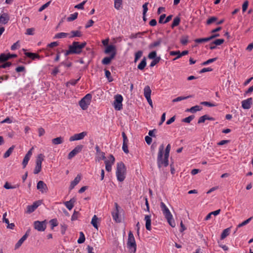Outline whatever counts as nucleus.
<instances>
[{
    "label": "nucleus",
    "instance_id": "nucleus-1",
    "mask_svg": "<svg viewBox=\"0 0 253 253\" xmlns=\"http://www.w3.org/2000/svg\"><path fill=\"white\" fill-rule=\"evenodd\" d=\"M171 146L169 144L164 151V146L162 144L159 147L157 157V164L159 168L164 166L167 167L169 165V157L170 151Z\"/></svg>",
    "mask_w": 253,
    "mask_h": 253
},
{
    "label": "nucleus",
    "instance_id": "nucleus-2",
    "mask_svg": "<svg viewBox=\"0 0 253 253\" xmlns=\"http://www.w3.org/2000/svg\"><path fill=\"white\" fill-rule=\"evenodd\" d=\"M160 207L164 215L165 218L167 219L169 224L171 227H174L175 226V223L174 221L173 220L172 215L171 214L169 209L163 202L161 203Z\"/></svg>",
    "mask_w": 253,
    "mask_h": 253
},
{
    "label": "nucleus",
    "instance_id": "nucleus-3",
    "mask_svg": "<svg viewBox=\"0 0 253 253\" xmlns=\"http://www.w3.org/2000/svg\"><path fill=\"white\" fill-rule=\"evenodd\" d=\"M116 174L118 181L122 182L125 180L126 175V168L123 162L117 164Z\"/></svg>",
    "mask_w": 253,
    "mask_h": 253
},
{
    "label": "nucleus",
    "instance_id": "nucleus-4",
    "mask_svg": "<svg viewBox=\"0 0 253 253\" xmlns=\"http://www.w3.org/2000/svg\"><path fill=\"white\" fill-rule=\"evenodd\" d=\"M127 248L130 253H135L136 251V244L134 237L131 231H129L127 241Z\"/></svg>",
    "mask_w": 253,
    "mask_h": 253
},
{
    "label": "nucleus",
    "instance_id": "nucleus-5",
    "mask_svg": "<svg viewBox=\"0 0 253 253\" xmlns=\"http://www.w3.org/2000/svg\"><path fill=\"white\" fill-rule=\"evenodd\" d=\"M92 98V95L90 93L86 94L79 102V105L81 108L85 110L88 107Z\"/></svg>",
    "mask_w": 253,
    "mask_h": 253
},
{
    "label": "nucleus",
    "instance_id": "nucleus-6",
    "mask_svg": "<svg viewBox=\"0 0 253 253\" xmlns=\"http://www.w3.org/2000/svg\"><path fill=\"white\" fill-rule=\"evenodd\" d=\"M86 42H83L80 43L78 42H74L72 44L70 45L74 54H80L81 53L83 48L86 45Z\"/></svg>",
    "mask_w": 253,
    "mask_h": 253
},
{
    "label": "nucleus",
    "instance_id": "nucleus-7",
    "mask_svg": "<svg viewBox=\"0 0 253 253\" xmlns=\"http://www.w3.org/2000/svg\"><path fill=\"white\" fill-rule=\"evenodd\" d=\"M44 156L43 154H40L38 155L36 159V166L34 170V174L39 173L42 169V164L44 160Z\"/></svg>",
    "mask_w": 253,
    "mask_h": 253
},
{
    "label": "nucleus",
    "instance_id": "nucleus-8",
    "mask_svg": "<svg viewBox=\"0 0 253 253\" xmlns=\"http://www.w3.org/2000/svg\"><path fill=\"white\" fill-rule=\"evenodd\" d=\"M123 100V96L121 95L117 94L115 96V100L113 106L115 110H121L123 108L122 101Z\"/></svg>",
    "mask_w": 253,
    "mask_h": 253
},
{
    "label": "nucleus",
    "instance_id": "nucleus-9",
    "mask_svg": "<svg viewBox=\"0 0 253 253\" xmlns=\"http://www.w3.org/2000/svg\"><path fill=\"white\" fill-rule=\"evenodd\" d=\"M115 158L112 155H110L108 157V160H105L106 170L110 172L112 170V166L115 163Z\"/></svg>",
    "mask_w": 253,
    "mask_h": 253
},
{
    "label": "nucleus",
    "instance_id": "nucleus-10",
    "mask_svg": "<svg viewBox=\"0 0 253 253\" xmlns=\"http://www.w3.org/2000/svg\"><path fill=\"white\" fill-rule=\"evenodd\" d=\"M84 146L82 145H79L75 147V148L72 150L68 155V159L70 160L75 157L77 154L81 152Z\"/></svg>",
    "mask_w": 253,
    "mask_h": 253
},
{
    "label": "nucleus",
    "instance_id": "nucleus-11",
    "mask_svg": "<svg viewBox=\"0 0 253 253\" xmlns=\"http://www.w3.org/2000/svg\"><path fill=\"white\" fill-rule=\"evenodd\" d=\"M87 132L83 131L80 133L75 134L69 138V141L72 142L83 139L87 135Z\"/></svg>",
    "mask_w": 253,
    "mask_h": 253
},
{
    "label": "nucleus",
    "instance_id": "nucleus-12",
    "mask_svg": "<svg viewBox=\"0 0 253 253\" xmlns=\"http://www.w3.org/2000/svg\"><path fill=\"white\" fill-rule=\"evenodd\" d=\"M34 228L39 231H43L46 228L44 221H36L34 223Z\"/></svg>",
    "mask_w": 253,
    "mask_h": 253
},
{
    "label": "nucleus",
    "instance_id": "nucleus-13",
    "mask_svg": "<svg viewBox=\"0 0 253 253\" xmlns=\"http://www.w3.org/2000/svg\"><path fill=\"white\" fill-rule=\"evenodd\" d=\"M115 209L112 212L113 219L117 223L121 222V219L119 216V206L117 203L115 204Z\"/></svg>",
    "mask_w": 253,
    "mask_h": 253
},
{
    "label": "nucleus",
    "instance_id": "nucleus-14",
    "mask_svg": "<svg viewBox=\"0 0 253 253\" xmlns=\"http://www.w3.org/2000/svg\"><path fill=\"white\" fill-rule=\"evenodd\" d=\"M188 53V50H184L182 51L181 52H180V51H171L169 52L170 55L171 56H175V55H177V56H176L175 58L173 59V60H175L180 57H181L183 56L186 55Z\"/></svg>",
    "mask_w": 253,
    "mask_h": 253
},
{
    "label": "nucleus",
    "instance_id": "nucleus-15",
    "mask_svg": "<svg viewBox=\"0 0 253 253\" xmlns=\"http://www.w3.org/2000/svg\"><path fill=\"white\" fill-rule=\"evenodd\" d=\"M122 134L123 138V144L122 149L125 153L127 154L128 153V149L127 147V143L128 142V140L124 132H123Z\"/></svg>",
    "mask_w": 253,
    "mask_h": 253
},
{
    "label": "nucleus",
    "instance_id": "nucleus-16",
    "mask_svg": "<svg viewBox=\"0 0 253 253\" xmlns=\"http://www.w3.org/2000/svg\"><path fill=\"white\" fill-rule=\"evenodd\" d=\"M33 150V147H32L30 150H29V151L27 152V153L25 156L23 161L22 162V165H23V168H25L26 167V166L27 165L28 162L32 155Z\"/></svg>",
    "mask_w": 253,
    "mask_h": 253
},
{
    "label": "nucleus",
    "instance_id": "nucleus-17",
    "mask_svg": "<svg viewBox=\"0 0 253 253\" xmlns=\"http://www.w3.org/2000/svg\"><path fill=\"white\" fill-rule=\"evenodd\" d=\"M37 189L42 193H46L47 191V187L45 183L42 181H39L37 183Z\"/></svg>",
    "mask_w": 253,
    "mask_h": 253
},
{
    "label": "nucleus",
    "instance_id": "nucleus-18",
    "mask_svg": "<svg viewBox=\"0 0 253 253\" xmlns=\"http://www.w3.org/2000/svg\"><path fill=\"white\" fill-rule=\"evenodd\" d=\"M253 104L252 98H249L242 101V107L244 109H249Z\"/></svg>",
    "mask_w": 253,
    "mask_h": 253
},
{
    "label": "nucleus",
    "instance_id": "nucleus-19",
    "mask_svg": "<svg viewBox=\"0 0 253 253\" xmlns=\"http://www.w3.org/2000/svg\"><path fill=\"white\" fill-rule=\"evenodd\" d=\"M9 20V16L7 13L0 14V24H6Z\"/></svg>",
    "mask_w": 253,
    "mask_h": 253
},
{
    "label": "nucleus",
    "instance_id": "nucleus-20",
    "mask_svg": "<svg viewBox=\"0 0 253 253\" xmlns=\"http://www.w3.org/2000/svg\"><path fill=\"white\" fill-rule=\"evenodd\" d=\"M144 220L146 222L145 226L147 230H151V215H145Z\"/></svg>",
    "mask_w": 253,
    "mask_h": 253
},
{
    "label": "nucleus",
    "instance_id": "nucleus-21",
    "mask_svg": "<svg viewBox=\"0 0 253 253\" xmlns=\"http://www.w3.org/2000/svg\"><path fill=\"white\" fill-rule=\"evenodd\" d=\"M116 53H112L109 57H106L102 60V63L104 65H108L111 60L115 57Z\"/></svg>",
    "mask_w": 253,
    "mask_h": 253
},
{
    "label": "nucleus",
    "instance_id": "nucleus-22",
    "mask_svg": "<svg viewBox=\"0 0 253 253\" xmlns=\"http://www.w3.org/2000/svg\"><path fill=\"white\" fill-rule=\"evenodd\" d=\"M76 202L75 198H72L69 201H66L64 203V205L69 210H71L74 206V203Z\"/></svg>",
    "mask_w": 253,
    "mask_h": 253
},
{
    "label": "nucleus",
    "instance_id": "nucleus-23",
    "mask_svg": "<svg viewBox=\"0 0 253 253\" xmlns=\"http://www.w3.org/2000/svg\"><path fill=\"white\" fill-rule=\"evenodd\" d=\"M40 205L37 202L33 203L32 205L28 206L27 208V213H32L35 211V210L39 207Z\"/></svg>",
    "mask_w": 253,
    "mask_h": 253
},
{
    "label": "nucleus",
    "instance_id": "nucleus-24",
    "mask_svg": "<svg viewBox=\"0 0 253 253\" xmlns=\"http://www.w3.org/2000/svg\"><path fill=\"white\" fill-rule=\"evenodd\" d=\"M81 179V177L80 175H77V176L75 178L74 180L71 182L70 186V190L73 189L75 186H76L80 181Z\"/></svg>",
    "mask_w": 253,
    "mask_h": 253
},
{
    "label": "nucleus",
    "instance_id": "nucleus-25",
    "mask_svg": "<svg viewBox=\"0 0 253 253\" xmlns=\"http://www.w3.org/2000/svg\"><path fill=\"white\" fill-rule=\"evenodd\" d=\"M27 237H28V234H27V232H26V234L24 235H23L22 237V238L15 244V249H18L21 246V245L23 244V243L27 239Z\"/></svg>",
    "mask_w": 253,
    "mask_h": 253
},
{
    "label": "nucleus",
    "instance_id": "nucleus-26",
    "mask_svg": "<svg viewBox=\"0 0 253 253\" xmlns=\"http://www.w3.org/2000/svg\"><path fill=\"white\" fill-rule=\"evenodd\" d=\"M215 119L213 117H209L207 115H205L199 119L198 121V124L204 123L206 120L214 121Z\"/></svg>",
    "mask_w": 253,
    "mask_h": 253
},
{
    "label": "nucleus",
    "instance_id": "nucleus-27",
    "mask_svg": "<svg viewBox=\"0 0 253 253\" xmlns=\"http://www.w3.org/2000/svg\"><path fill=\"white\" fill-rule=\"evenodd\" d=\"M162 42V40L161 39H158L157 41H155L154 42L151 43L148 47L149 49H153L156 47L159 46Z\"/></svg>",
    "mask_w": 253,
    "mask_h": 253
},
{
    "label": "nucleus",
    "instance_id": "nucleus-28",
    "mask_svg": "<svg viewBox=\"0 0 253 253\" xmlns=\"http://www.w3.org/2000/svg\"><path fill=\"white\" fill-rule=\"evenodd\" d=\"M105 53L106 54H109L110 53H116V47L114 45H107L105 50Z\"/></svg>",
    "mask_w": 253,
    "mask_h": 253
},
{
    "label": "nucleus",
    "instance_id": "nucleus-29",
    "mask_svg": "<svg viewBox=\"0 0 253 253\" xmlns=\"http://www.w3.org/2000/svg\"><path fill=\"white\" fill-rule=\"evenodd\" d=\"M231 227L226 228L224 230H223V231H222V232L221 234V236H220L221 240H223L224 239H225L226 237H227L229 235L230 231H231Z\"/></svg>",
    "mask_w": 253,
    "mask_h": 253
},
{
    "label": "nucleus",
    "instance_id": "nucleus-30",
    "mask_svg": "<svg viewBox=\"0 0 253 253\" xmlns=\"http://www.w3.org/2000/svg\"><path fill=\"white\" fill-rule=\"evenodd\" d=\"M202 109V107L199 106V105H196L193 107H192L190 109H187L186 111L190 112L192 113H194L197 111H201Z\"/></svg>",
    "mask_w": 253,
    "mask_h": 253
},
{
    "label": "nucleus",
    "instance_id": "nucleus-31",
    "mask_svg": "<svg viewBox=\"0 0 253 253\" xmlns=\"http://www.w3.org/2000/svg\"><path fill=\"white\" fill-rule=\"evenodd\" d=\"M151 89L149 85H146L144 88V95L146 98L151 97Z\"/></svg>",
    "mask_w": 253,
    "mask_h": 253
},
{
    "label": "nucleus",
    "instance_id": "nucleus-32",
    "mask_svg": "<svg viewBox=\"0 0 253 253\" xmlns=\"http://www.w3.org/2000/svg\"><path fill=\"white\" fill-rule=\"evenodd\" d=\"M82 33L80 31H72L70 34V35L69 36V38H72L76 37H80L82 36Z\"/></svg>",
    "mask_w": 253,
    "mask_h": 253
},
{
    "label": "nucleus",
    "instance_id": "nucleus-33",
    "mask_svg": "<svg viewBox=\"0 0 253 253\" xmlns=\"http://www.w3.org/2000/svg\"><path fill=\"white\" fill-rule=\"evenodd\" d=\"M64 141V138L62 137H58L52 139V143L54 145H58L61 144Z\"/></svg>",
    "mask_w": 253,
    "mask_h": 253
},
{
    "label": "nucleus",
    "instance_id": "nucleus-34",
    "mask_svg": "<svg viewBox=\"0 0 253 253\" xmlns=\"http://www.w3.org/2000/svg\"><path fill=\"white\" fill-rule=\"evenodd\" d=\"M25 54L27 57L31 58L32 60L40 58L39 55L37 53L27 52L25 53Z\"/></svg>",
    "mask_w": 253,
    "mask_h": 253
},
{
    "label": "nucleus",
    "instance_id": "nucleus-35",
    "mask_svg": "<svg viewBox=\"0 0 253 253\" xmlns=\"http://www.w3.org/2000/svg\"><path fill=\"white\" fill-rule=\"evenodd\" d=\"M70 35V34L67 33H64V32H61L56 34L54 38V39H62V38H65L67 37L68 36Z\"/></svg>",
    "mask_w": 253,
    "mask_h": 253
},
{
    "label": "nucleus",
    "instance_id": "nucleus-36",
    "mask_svg": "<svg viewBox=\"0 0 253 253\" xmlns=\"http://www.w3.org/2000/svg\"><path fill=\"white\" fill-rule=\"evenodd\" d=\"M146 59L145 57H144L141 60V62L138 64L137 68L139 70H143L146 66Z\"/></svg>",
    "mask_w": 253,
    "mask_h": 253
},
{
    "label": "nucleus",
    "instance_id": "nucleus-37",
    "mask_svg": "<svg viewBox=\"0 0 253 253\" xmlns=\"http://www.w3.org/2000/svg\"><path fill=\"white\" fill-rule=\"evenodd\" d=\"M180 22V18L178 16L175 17L173 20V22L171 25V28L173 29L175 27L179 25V23Z\"/></svg>",
    "mask_w": 253,
    "mask_h": 253
},
{
    "label": "nucleus",
    "instance_id": "nucleus-38",
    "mask_svg": "<svg viewBox=\"0 0 253 253\" xmlns=\"http://www.w3.org/2000/svg\"><path fill=\"white\" fill-rule=\"evenodd\" d=\"M14 148V146H12L10 147L4 154L3 158H8L12 153L13 149Z\"/></svg>",
    "mask_w": 253,
    "mask_h": 253
},
{
    "label": "nucleus",
    "instance_id": "nucleus-39",
    "mask_svg": "<svg viewBox=\"0 0 253 253\" xmlns=\"http://www.w3.org/2000/svg\"><path fill=\"white\" fill-rule=\"evenodd\" d=\"M97 220H98V217L96 215H94L91 221V224L93 225V226L96 228V229H98V225H97Z\"/></svg>",
    "mask_w": 253,
    "mask_h": 253
},
{
    "label": "nucleus",
    "instance_id": "nucleus-40",
    "mask_svg": "<svg viewBox=\"0 0 253 253\" xmlns=\"http://www.w3.org/2000/svg\"><path fill=\"white\" fill-rule=\"evenodd\" d=\"M78 15V13L77 12H75L73 14H71L70 15L69 17H67V21L69 22L72 21L77 18Z\"/></svg>",
    "mask_w": 253,
    "mask_h": 253
},
{
    "label": "nucleus",
    "instance_id": "nucleus-41",
    "mask_svg": "<svg viewBox=\"0 0 253 253\" xmlns=\"http://www.w3.org/2000/svg\"><path fill=\"white\" fill-rule=\"evenodd\" d=\"M85 238L83 232H80V237L78 239L77 242L79 244H82L84 242Z\"/></svg>",
    "mask_w": 253,
    "mask_h": 253
},
{
    "label": "nucleus",
    "instance_id": "nucleus-42",
    "mask_svg": "<svg viewBox=\"0 0 253 253\" xmlns=\"http://www.w3.org/2000/svg\"><path fill=\"white\" fill-rule=\"evenodd\" d=\"M252 218L253 217H251L247 219V220L243 221L242 223L239 224L237 226V229H238L239 228H240L243 226L248 224L251 221Z\"/></svg>",
    "mask_w": 253,
    "mask_h": 253
},
{
    "label": "nucleus",
    "instance_id": "nucleus-43",
    "mask_svg": "<svg viewBox=\"0 0 253 253\" xmlns=\"http://www.w3.org/2000/svg\"><path fill=\"white\" fill-rule=\"evenodd\" d=\"M122 0H114V7L116 9L119 10L122 4Z\"/></svg>",
    "mask_w": 253,
    "mask_h": 253
},
{
    "label": "nucleus",
    "instance_id": "nucleus-44",
    "mask_svg": "<svg viewBox=\"0 0 253 253\" xmlns=\"http://www.w3.org/2000/svg\"><path fill=\"white\" fill-rule=\"evenodd\" d=\"M105 75L106 78H107L109 82H111L113 81V79L111 76V72L109 70L106 69L105 70Z\"/></svg>",
    "mask_w": 253,
    "mask_h": 253
},
{
    "label": "nucleus",
    "instance_id": "nucleus-45",
    "mask_svg": "<svg viewBox=\"0 0 253 253\" xmlns=\"http://www.w3.org/2000/svg\"><path fill=\"white\" fill-rule=\"evenodd\" d=\"M81 77H79L78 79L77 80H75V79H72V80H71L70 81H69V82H67L66 83V86L67 87H68L69 86V85H75L77 84V83H78V82L80 80Z\"/></svg>",
    "mask_w": 253,
    "mask_h": 253
},
{
    "label": "nucleus",
    "instance_id": "nucleus-46",
    "mask_svg": "<svg viewBox=\"0 0 253 253\" xmlns=\"http://www.w3.org/2000/svg\"><path fill=\"white\" fill-rule=\"evenodd\" d=\"M210 38L209 37L205 38H200V39H197L195 40V42L196 43H202L205 42H207L210 41Z\"/></svg>",
    "mask_w": 253,
    "mask_h": 253
},
{
    "label": "nucleus",
    "instance_id": "nucleus-47",
    "mask_svg": "<svg viewBox=\"0 0 253 253\" xmlns=\"http://www.w3.org/2000/svg\"><path fill=\"white\" fill-rule=\"evenodd\" d=\"M191 96L189 95V96H179L175 99H173L172 100V102H179V101H182V100H183L184 99H186L187 98H189L191 97Z\"/></svg>",
    "mask_w": 253,
    "mask_h": 253
},
{
    "label": "nucleus",
    "instance_id": "nucleus-48",
    "mask_svg": "<svg viewBox=\"0 0 253 253\" xmlns=\"http://www.w3.org/2000/svg\"><path fill=\"white\" fill-rule=\"evenodd\" d=\"M96 160L99 161L101 160H105L106 157L105 156V153L101 152L99 154H96Z\"/></svg>",
    "mask_w": 253,
    "mask_h": 253
},
{
    "label": "nucleus",
    "instance_id": "nucleus-49",
    "mask_svg": "<svg viewBox=\"0 0 253 253\" xmlns=\"http://www.w3.org/2000/svg\"><path fill=\"white\" fill-rule=\"evenodd\" d=\"M142 51L141 50H139L135 53V58L134 62L136 63L138 60L142 56Z\"/></svg>",
    "mask_w": 253,
    "mask_h": 253
},
{
    "label": "nucleus",
    "instance_id": "nucleus-50",
    "mask_svg": "<svg viewBox=\"0 0 253 253\" xmlns=\"http://www.w3.org/2000/svg\"><path fill=\"white\" fill-rule=\"evenodd\" d=\"M86 1H87L86 0H84L81 3L78 4L76 5L75 6V8H77V9H84V5L86 2Z\"/></svg>",
    "mask_w": 253,
    "mask_h": 253
},
{
    "label": "nucleus",
    "instance_id": "nucleus-51",
    "mask_svg": "<svg viewBox=\"0 0 253 253\" xmlns=\"http://www.w3.org/2000/svg\"><path fill=\"white\" fill-rule=\"evenodd\" d=\"M49 223L51 226V229H53L54 227H56L58 225V221L57 219L54 218L50 220Z\"/></svg>",
    "mask_w": 253,
    "mask_h": 253
},
{
    "label": "nucleus",
    "instance_id": "nucleus-52",
    "mask_svg": "<svg viewBox=\"0 0 253 253\" xmlns=\"http://www.w3.org/2000/svg\"><path fill=\"white\" fill-rule=\"evenodd\" d=\"M188 42V37L187 36H183L180 40V42L183 45H186Z\"/></svg>",
    "mask_w": 253,
    "mask_h": 253
},
{
    "label": "nucleus",
    "instance_id": "nucleus-53",
    "mask_svg": "<svg viewBox=\"0 0 253 253\" xmlns=\"http://www.w3.org/2000/svg\"><path fill=\"white\" fill-rule=\"evenodd\" d=\"M148 58L150 59H155L158 57L157 56V52L155 51L150 52L148 56Z\"/></svg>",
    "mask_w": 253,
    "mask_h": 253
},
{
    "label": "nucleus",
    "instance_id": "nucleus-54",
    "mask_svg": "<svg viewBox=\"0 0 253 253\" xmlns=\"http://www.w3.org/2000/svg\"><path fill=\"white\" fill-rule=\"evenodd\" d=\"M8 60L7 54L2 53L0 55V62H2Z\"/></svg>",
    "mask_w": 253,
    "mask_h": 253
},
{
    "label": "nucleus",
    "instance_id": "nucleus-55",
    "mask_svg": "<svg viewBox=\"0 0 253 253\" xmlns=\"http://www.w3.org/2000/svg\"><path fill=\"white\" fill-rule=\"evenodd\" d=\"M194 118V116L191 115L182 120V122L186 123H190Z\"/></svg>",
    "mask_w": 253,
    "mask_h": 253
},
{
    "label": "nucleus",
    "instance_id": "nucleus-56",
    "mask_svg": "<svg viewBox=\"0 0 253 253\" xmlns=\"http://www.w3.org/2000/svg\"><path fill=\"white\" fill-rule=\"evenodd\" d=\"M20 45L19 42L17 41L11 45V49L12 50H15L16 49H18L20 47Z\"/></svg>",
    "mask_w": 253,
    "mask_h": 253
},
{
    "label": "nucleus",
    "instance_id": "nucleus-57",
    "mask_svg": "<svg viewBox=\"0 0 253 253\" xmlns=\"http://www.w3.org/2000/svg\"><path fill=\"white\" fill-rule=\"evenodd\" d=\"M224 42V40L223 39H216L213 42V43L215 45H219L222 44Z\"/></svg>",
    "mask_w": 253,
    "mask_h": 253
},
{
    "label": "nucleus",
    "instance_id": "nucleus-58",
    "mask_svg": "<svg viewBox=\"0 0 253 253\" xmlns=\"http://www.w3.org/2000/svg\"><path fill=\"white\" fill-rule=\"evenodd\" d=\"M217 18L215 17H211L210 18H209L207 21V24L208 25H210L213 22H215L217 20Z\"/></svg>",
    "mask_w": 253,
    "mask_h": 253
},
{
    "label": "nucleus",
    "instance_id": "nucleus-59",
    "mask_svg": "<svg viewBox=\"0 0 253 253\" xmlns=\"http://www.w3.org/2000/svg\"><path fill=\"white\" fill-rule=\"evenodd\" d=\"M201 104L209 107H214L216 106V104L208 101L201 102Z\"/></svg>",
    "mask_w": 253,
    "mask_h": 253
},
{
    "label": "nucleus",
    "instance_id": "nucleus-60",
    "mask_svg": "<svg viewBox=\"0 0 253 253\" xmlns=\"http://www.w3.org/2000/svg\"><path fill=\"white\" fill-rule=\"evenodd\" d=\"M161 59L160 57H157V58L153 59V61L151 62L150 66L152 67L156 65L159 62Z\"/></svg>",
    "mask_w": 253,
    "mask_h": 253
},
{
    "label": "nucleus",
    "instance_id": "nucleus-61",
    "mask_svg": "<svg viewBox=\"0 0 253 253\" xmlns=\"http://www.w3.org/2000/svg\"><path fill=\"white\" fill-rule=\"evenodd\" d=\"M248 5H249V1L248 0H245L242 5L243 12H245L247 10Z\"/></svg>",
    "mask_w": 253,
    "mask_h": 253
},
{
    "label": "nucleus",
    "instance_id": "nucleus-62",
    "mask_svg": "<svg viewBox=\"0 0 253 253\" xmlns=\"http://www.w3.org/2000/svg\"><path fill=\"white\" fill-rule=\"evenodd\" d=\"M216 60V58L210 59L207 60L206 61L204 62L202 64V65H208L209 64H211V63L214 62Z\"/></svg>",
    "mask_w": 253,
    "mask_h": 253
},
{
    "label": "nucleus",
    "instance_id": "nucleus-63",
    "mask_svg": "<svg viewBox=\"0 0 253 253\" xmlns=\"http://www.w3.org/2000/svg\"><path fill=\"white\" fill-rule=\"evenodd\" d=\"M50 1H48L46 3H45V4H44L43 5H42L39 9V11L40 12H41L42 11V10H43L44 9H45L46 8H47L49 5L50 4Z\"/></svg>",
    "mask_w": 253,
    "mask_h": 253
},
{
    "label": "nucleus",
    "instance_id": "nucleus-64",
    "mask_svg": "<svg viewBox=\"0 0 253 253\" xmlns=\"http://www.w3.org/2000/svg\"><path fill=\"white\" fill-rule=\"evenodd\" d=\"M35 29L34 28H28L26 30V34L28 35H34Z\"/></svg>",
    "mask_w": 253,
    "mask_h": 253
}]
</instances>
